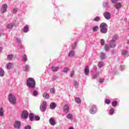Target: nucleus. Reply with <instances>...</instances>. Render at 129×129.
I'll use <instances>...</instances> for the list:
<instances>
[{
    "instance_id": "f257e3e1",
    "label": "nucleus",
    "mask_w": 129,
    "mask_h": 129,
    "mask_svg": "<svg viewBox=\"0 0 129 129\" xmlns=\"http://www.w3.org/2000/svg\"><path fill=\"white\" fill-rule=\"evenodd\" d=\"M27 85L29 88H35L36 87V82L34 78H28L27 81Z\"/></svg>"
},
{
    "instance_id": "f03ea898",
    "label": "nucleus",
    "mask_w": 129,
    "mask_h": 129,
    "mask_svg": "<svg viewBox=\"0 0 129 129\" xmlns=\"http://www.w3.org/2000/svg\"><path fill=\"white\" fill-rule=\"evenodd\" d=\"M100 31L102 34L107 33V24L105 23H102L100 25Z\"/></svg>"
},
{
    "instance_id": "7ed1b4c3",
    "label": "nucleus",
    "mask_w": 129,
    "mask_h": 129,
    "mask_svg": "<svg viewBox=\"0 0 129 129\" xmlns=\"http://www.w3.org/2000/svg\"><path fill=\"white\" fill-rule=\"evenodd\" d=\"M9 100L12 104H15L17 99H16V97L13 95V94H10L9 95Z\"/></svg>"
},
{
    "instance_id": "20e7f679",
    "label": "nucleus",
    "mask_w": 129,
    "mask_h": 129,
    "mask_svg": "<svg viewBox=\"0 0 129 129\" xmlns=\"http://www.w3.org/2000/svg\"><path fill=\"white\" fill-rule=\"evenodd\" d=\"M46 107H47V102L44 101L42 104L40 106L41 111L42 112L46 111Z\"/></svg>"
},
{
    "instance_id": "39448f33",
    "label": "nucleus",
    "mask_w": 129,
    "mask_h": 129,
    "mask_svg": "<svg viewBox=\"0 0 129 129\" xmlns=\"http://www.w3.org/2000/svg\"><path fill=\"white\" fill-rule=\"evenodd\" d=\"M29 116V112L27 110H24L22 112L21 115V118H24V119H27Z\"/></svg>"
},
{
    "instance_id": "423d86ee",
    "label": "nucleus",
    "mask_w": 129,
    "mask_h": 129,
    "mask_svg": "<svg viewBox=\"0 0 129 129\" xmlns=\"http://www.w3.org/2000/svg\"><path fill=\"white\" fill-rule=\"evenodd\" d=\"M103 16L106 20H110L111 15L109 12H105L103 14Z\"/></svg>"
},
{
    "instance_id": "0eeeda50",
    "label": "nucleus",
    "mask_w": 129,
    "mask_h": 129,
    "mask_svg": "<svg viewBox=\"0 0 129 129\" xmlns=\"http://www.w3.org/2000/svg\"><path fill=\"white\" fill-rule=\"evenodd\" d=\"M7 9H8V5L6 4H4L2 5V9H1V12L3 14L6 13L7 12Z\"/></svg>"
},
{
    "instance_id": "6e6552de",
    "label": "nucleus",
    "mask_w": 129,
    "mask_h": 129,
    "mask_svg": "<svg viewBox=\"0 0 129 129\" xmlns=\"http://www.w3.org/2000/svg\"><path fill=\"white\" fill-rule=\"evenodd\" d=\"M14 126V127H15V128H20L21 126V122L19 121H16Z\"/></svg>"
},
{
    "instance_id": "1a4fd4ad",
    "label": "nucleus",
    "mask_w": 129,
    "mask_h": 129,
    "mask_svg": "<svg viewBox=\"0 0 129 129\" xmlns=\"http://www.w3.org/2000/svg\"><path fill=\"white\" fill-rule=\"evenodd\" d=\"M90 111L91 112V113H95V112L97 111V109H96V107L95 106V105H93L90 110Z\"/></svg>"
},
{
    "instance_id": "9d476101",
    "label": "nucleus",
    "mask_w": 129,
    "mask_h": 129,
    "mask_svg": "<svg viewBox=\"0 0 129 129\" xmlns=\"http://www.w3.org/2000/svg\"><path fill=\"white\" fill-rule=\"evenodd\" d=\"M63 110L66 113H68L69 112V106L68 104H66L63 107Z\"/></svg>"
},
{
    "instance_id": "9b49d317",
    "label": "nucleus",
    "mask_w": 129,
    "mask_h": 129,
    "mask_svg": "<svg viewBox=\"0 0 129 129\" xmlns=\"http://www.w3.org/2000/svg\"><path fill=\"white\" fill-rule=\"evenodd\" d=\"M49 122L51 125H55L56 124V121L53 118H50L49 120Z\"/></svg>"
},
{
    "instance_id": "f8f14e48",
    "label": "nucleus",
    "mask_w": 129,
    "mask_h": 129,
    "mask_svg": "<svg viewBox=\"0 0 129 129\" xmlns=\"http://www.w3.org/2000/svg\"><path fill=\"white\" fill-rule=\"evenodd\" d=\"M114 7L116 10H118V9H120L121 7V4L120 3H116Z\"/></svg>"
},
{
    "instance_id": "ddd939ff",
    "label": "nucleus",
    "mask_w": 129,
    "mask_h": 129,
    "mask_svg": "<svg viewBox=\"0 0 129 129\" xmlns=\"http://www.w3.org/2000/svg\"><path fill=\"white\" fill-rule=\"evenodd\" d=\"M43 97L48 99L50 97V95L47 92L44 93L43 94Z\"/></svg>"
},
{
    "instance_id": "4468645a",
    "label": "nucleus",
    "mask_w": 129,
    "mask_h": 129,
    "mask_svg": "<svg viewBox=\"0 0 129 129\" xmlns=\"http://www.w3.org/2000/svg\"><path fill=\"white\" fill-rule=\"evenodd\" d=\"M74 56H75V51H70L69 53V57H74Z\"/></svg>"
},
{
    "instance_id": "2eb2a0df",
    "label": "nucleus",
    "mask_w": 129,
    "mask_h": 129,
    "mask_svg": "<svg viewBox=\"0 0 129 129\" xmlns=\"http://www.w3.org/2000/svg\"><path fill=\"white\" fill-rule=\"evenodd\" d=\"M34 117H35V116H34V114L33 113L29 114V118L31 121H33V120H34Z\"/></svg>"
},
{
    "instance_id": "dca6fc26",
    "label": "nucleus",
    "mask_w": 129,
    "mask_h": 129,
    "mask_svg": "<svg viewBox=\"0 0 129 129\" xmlns=\"http://www.w3.org/2000/svg\"><path fill=\"white\" fill-rule=\"evenodd\" d=\"M50 107L51 109H54L56 107V104L54 102H52L50 105Z\"/></svg>"
},
{
    "instance_id": "f3484780",
    "label": "nucleus",
    "mask_w": 129,
    "mask_h": 129,
    "mask_svg": "<svg viewBox=\"0 0 129 129\" xmlns=\"http://www.w3.org/2000/svg\"><path fill=\"white\" fill-rule=\"evenodd\" d=\"M110 47L111 48H114L115 47V43H114V41L112 40L110 43Z\"/></svg>"
},
{
    "instance_id": "a211bd4d",
    "label": "nucleus",
    "mask_w": 129,
    "mask_h": 129,
    "mask_svg": "<svg viewBox=\"0 0 129 129\" xmlns=\"http://www.w3.org/2000/svg\"><path fill=\"white\" fill-rule=\"evenodd\" d=\"M85 73L86 75L89 73V68L88 66H86L85 69Z\"/></svg>"
},
{
    "instance_id": "6ab92c4d",
    "label": "nucleus",
    "mask_w": 129,
    "mask_h": 129,
    "mask_svg": "<svg viewBox=\"0 0 129 129\" xmlns=\"http://www.w3.org/2000/svg\"><path fill=\"white\" fill-rule=\"evenodd\" d=\"M12 68H13V64H12V63L10 62L7 64V69H12Z\"/></svg>"
},
{
    "instance_id": "aec40b11",
    "label": "nucleus",
    "mask_w": 129,
    "mask_h": 129,
    "mask_svg": "<svg viewBox=\"0 0 129 129\" xmlns=\"http://www.w3.org/2000/svg\"><path fill=\"white\" fill-rule=\"evenodd\" d=\"M51 70L54 72H56V71H58V70H59V68L56 67H52L51 68Z\"/></svg>"
},
{
    "instance_id": "412c9836",
    "label": "nucleus",
    "mask_w": 129,
    "mask_h": 129,
    "mask_svg": "<svg viewBox=\"0 0 129 129\" xmlns=\"http://www.w3.org/2000/svg\"><path fill=\"white\" fill-rule=\"evenodd\" d=\"M0 116H4V108H0Z\"/></svg>"
},
{
    "instance_id": "4be33fe9",
    "label": "nucleus",
    "mask_w": 129,
    "mask_h": 129,
    "mask_svg": "<svg viewBox=\"0 0 129 129\" xmlns=\"http://www.w3.org/2000/svg\"><path fill=\"white\" fill-rule=\"evenodd\" d=\"M29 31V26L28 25H26L24 28V32L25 33H27Z\"/></svg>"
},
{
    "instance_id": "5701e85b",
    "label": "nucleus",
    "mask_w": 129,
    "mask_h": 129,
    "mask_svg": "<svg viewBox=\"0 0 129 129\" xmlns=\"http://www.w3.org/2000/svg\"><path fill=\"white\" fill-rule=\"evenodd\" d=\"M27 60V55H26V54H24L23 56H22V60L24 62H26Z\"/></svg>"
},
{
    "instance_id": "b1692460",
    "label": "nucleus",
    "mask_w": 129,
    "mask_h": 129,
    "mask_svg": "<svg viewBox=\"0 0 129 129\" xmlns=\"http://www.w3.org/2000/svg\"><path fill=\"white\" fill-rule=\"evenodd\" d=\"M5 75V71L2 69H0V76H4Z\"/></svg>"
},
{
    "instance_id": "393cba45",
    "label": "nucleus",
    "mask_w": 129,
    "mask_h": 129,
    "mask_svg": "<svg viewBox=\"0 0 129 129\" xmlns=\"http://www.w3.org/2000/svg\"><path fill=\"white\" fill-rule=\"evenodd\" d=\"M13 27H14V25L12 24H9L7 26V28L8 29H13Z\"/></svg>"
},
{
    "instance_id": "a878e982",
    "label": "nucleus",
    "mask_w": 129,
    "mask_h": 129,
    "mask_svg": "<svg viewBox=\"0 0 129 129\" xmlns=\"http://www.w3.org/2000/svg\"><path fill=\"white\" fill-rule=\"evenodd\" d=\"M73 116V115H72V114L71 113H69L67 115V118H68L69 119H71L72 118V117Z\"/></svg>"
},
{
    "instance_id": "bb28decb",
    "label": "nucleus",
    "mask_w": 129,
    "mask_h": 129,
    "mask_svg": "<svg viewBox=\"0 0 129 129\" xmlns=\"http://www.w3.org/2000/svg\"><path fill=\"white\" fill-rule=\"evenodd\" d=\"M13 57H14V55H13V54H9L7 58L8 59V60H12Z\"/></svg>"
},
{
    "instance_id": "cd10ccee",
    "label": "nucleus",
    "mask_w": 129,
    "mask_h": 129,
    "mask_svg": "<svg viewBox=\"0 0 129 129\" xmlns=\"http://www.w3.org/2000/svg\"><path fill=\"white\" fill-rule=\"evenodd\" d=\"M75 101L77 103H81V100H80V98H76L75 99Z\"/></svg>"
},
{
    "instance_id": "c85d7f7f",
    "label": "nucleus",
    "mask_w": 129,
    "mask_h": 129,
    "mask_svg": "<svg viewBox=\"0 0 129 129\" xmlns=\"http://www.w3.org/2000/svg\"><path fill=\"white\" fill-rule=\"evenodd\" d=\"M98 30V26H96L93 27V32H96Z\"/></svg>"
},
{
    "instance_id": "c756f323",
    "label": "nucleus",
    "mask_w": 129,
    "mask_h": 129,
    "mask_svg": "<svg viewBox=\"0 0 129 129\" xmlns=\"http://www.w3.org/2000/svg\"><path fill=\"white\" fill-rule=\"evenodd\" d=\"M98 66L99 68H102V67H103V64L100 61L98 62Z\"/></svg>"
},
{
    "instance_id": "7c9ffc66",
    "label": "nucleus",
    "mask_w": 129,
    "mask_h": 129,
    "mask_svg": "<svg viewBox=\"0 0 129 129\" xmlns=\"http://www.w3.org/2000/svg\"><path fill=\"white\" fill-rule=\"evenodd\" d=\"M73 85H74V86H75L76 87H78V83L76 81H75L73 83Z\"/></svg>"
},
{
    "instance_id": "2f4dec72",
    "label": "nucleus",
    "mask_w": 129,
    "mask_h": 129,
    "mask_svg": "<svg viewBox=\"0 0 129 129\" xmlns=\"http://www.w3.org/2000/svg\"><path fill=\"white\" fill-rule=\"evenodd\" d=\"M34 120H40V116H35Z\"/></svg>"
},
{
    "instance_id": "473e14b6",
    "label": "nucleus",
    "mask_w": 129,
    "mask_h": 129,
    "mask_svg": "<svg viewBox=\"0 0 129 129\" xmlns=\"http://www.w3.org/2000/svg\"><path fill=\"white\" fill-rule=\"evenodd\" d=\"M117 104V102L116 101H115L112 102V106H116Z\"/></svg>"
},
{
    "instance_id": "72a5a7b5",
    "label": "nucleus",
    "mask_w": 129,
    "mask_h": 129,
    "mask_svg": "<svg viewBox=\"0 0 129 129\" xmlns=\"http://www.w3.org/2000/svg\"><path fill=\"white\" fill-rule=\"evenodd\" d=\"M114 112V109H113V108H111L110 110V111H109V113L110 114H113V113Z\"/></svg>"
},
{
    "instance_id": "f704fd0d",
    "label": "nucleus",
    "mask_w": 129,
    "mask_h": 129,
    "mask_svg": "<svg viewBox=\"0 0 129 129\" xmlns=\"http://www.w3.org/2000/svg\"><path fill=\"white\" fill-rule=\"evenodd\" d=\"M100 58L101 59H104L105 58V54L104 53H102L100 55Z\"/></svg>"
},
{
    "instance_id": "c9c22d12",
    "label": "nucleus",
    "mask_w": 129,
    "mask_h": 129,
    "mask_svg": "<svg viewBox=\"0 0 129 129\" xmlns=\"http://www.w3.org/2000/svg\"><path fill=\"white\" fill-rule=\"evenodd\" d=\"M99 20H100V18L98 17H96L94 18V21H95V22H98Z\"/></svg>"
},
{
    "instance_id": "e433bc0d",
    "label": "nucleus",
    "mask_w": 129,
    "mask_h": 129,
    "mask_svg": "<svg viewBox=\"0 0 129 129\" xmlns=\"http://www.w3.org/2000/svg\"><path fill=\"white\" fill-rule=\"evenodd\" d=\"M117 39H118V35H115L113 37V40L112 41H114V40H117Z\"/></svg>"
},
{
    "instance_id": "4c0bfd02",
    "label": "nucleus",
    "mask_w": 129,
    "mask_h": 129,
    "mask_svg": "<svg viewBox=\"0 0 129 129\" xmlns=\"http://www.w3.org/2000/svg\"><path fill=\"white\" fill-rule=\"evenodd\" d=\"M50 93H55V88H52L50 89Z\"/></svg>"
},
{
    "instance_id": "58836bf2",
    "label": "nucleus",
    "mask_w": 129,
    "mask_h": 129,
    "mask_svg": "<svg viewBox=\"0 0 129 129\" xmlns=\"http://www.w3.org/2000/svg\"><path fill=\"white\" fill-rule=\"evenodd\" d=\"M74 75H75V72H74V71L71 72V74H70L71 77H73V76H74Z\"/></svg>"
},
{
    "instance_id": "ea45409f",
    "label": "nucleus",
    "mask_w": 129,
    "mask_h": 129,
    "mask_svg": "<svg viewBox=\"0 0 129 129\" xmlns=\"http://www.w3.org/2000/svg\"><path fill=\"white\" fill-rule=\"evenodd\" d=\"M33 95H34V96H37V95H38V92H37L36 91H34Z\"/></svg>"
},
{
    "instance_id": "a19ab883",
    "label": "nucleus",
    "mask_w": 129,
    "mask_h": 129,
    "mask_svg": "<svg viewBox=\"0 0 129 129\" xmlns=\"http://www.w3.org/2000/svg\"><path fill=\"white\" fill-rule=\"evenodd\" d=\"M76 45H77V42H74L72 45L73 49H75V47H76Z\"/></svg>"
},
{
    "instance_id": "79ce46f5",
    "label": "nucleus",
    "mask_w": 129,
    "mask_h": 129,
    "mask_svg": "<svg viewBox=\"0 0 129 129\" xmlns=\"http://www.w3.org/2000/svg\"><path fill=\"white\" fill-rule=\"evenodd\" d=\"M105 102L106 104H109L110 103V101L108 99H106Z\"/></svg>"
},
{
    "instance_id": "37998d69",
    "label": "nucleus",
    "mask_w": 129,
    "mask_h": 129,
    "mask_svg": "<svg viewBox=\"0 0 129 129\" xmlns=\"http://www.w3.org/2000/svg\"><path fill=\"white\" fill-rule=\"evenodd\" d=\"M25 71H29V66H25Z\"/></svg>"
},
{
    "instance_id": "c03bdc74",
    "label": "nucleus",
    "mask_w": 129,
    "mask_h": 129,
    "mask_svg": "<svg viewBox=\"0 0 129 129\" xmlns=\"http://www.w3.org/2000/svg\"><path fill=\"white\" fill-rule=\"evenodd\" d=\"M108 45L107 44H106L104 47V49L106 50V51H107L108 50Z\"/></svg>"
},
{
    "instance_id": "a18cd8bd",
    "label": "nucleus",
    "mask_w": 129,
    "mask_h": 129,
    "mask_svg": "<svg viewBox=\"0 0 129 129\" xmlns=\"http://www.w3.org/2000/svg\"><path fill=\"white\" fill-rule=\"evenodd\" d=\"M68 70H69V69H68V68H65L64 69H63V72H64V73H66V72H67L68 71Z\"/></svg>"
},
{
    "instance_id": "49530a36",
    "label": "nucleus",
    "mask_w": 129,
    "mask_h": 129,
    "mask_svg": "<svg viewBox=\"0 0 129 129\" xmlns=\"http://www.w3.org/2000/svg\"><path fill=\"white\" fill-rule=\"evenodd\" d=\"M18 12V9L15 8L13 10V14H16Z\"/></svg>"
},
{
    "instance_id": "de8ad7c7",
    "label": "nucleus",
    "mask_w": 129,
    "mask_h": 129,
    "mask_svg": "<svg viewBox=\"0 0 129 129\" xmlns=\"http://www.w3.org/2000/svg\"><path fill=\"white\" fill-rule=\"evenodd\" d=\"M58 78H57V77L55 76H53L52 77V80L54 81L55 80H56V79H57Z\"/></svg>"
},
{
    "instance_id": "09e8293b",
    "label": "nucleus",
    "mask_w": 129,
    "mask_h": 129,
    "mask_svg": "<svg viewBox=\"0 0 129 129\" xmlns=\"http://www.w3.org/2000/svg\"><path fill=\"white\" fill-rule=\"evenodd\" d=\"M100 43L102 44V45H104V40L103 39H101L100 40Z\"/></svg>"
},
{
    "instance_id": "8fccbe9b",
    "label": "nucleus",
    "mask_w": 129,
    "mask_h": 129,
    "mask_svg": "<svg viewBox=\"0 0 129 129\" xmlns=\"http://www.w3.org/2000/svg\"><path fill=\"white\" fill-rule=\"evenodd\" d=\"M127 54V51H122V54L124 55H126Z\"/></svg>"
},
{
    "instance_id": "3c124183",
    "label": "nucleus",
    "mask_w": 129,
    "mask_h": 129,
    "mask_svg": "<svg viewBox=\"0 0 129 129\" xmlns=\"http://www.w3.org/2000/svg\"><path fill=\"white\" fill-rule=\"evenodd\" d=\"M25 129H31V126L29 125L25 127Z\"/></svg>"
},
{
    "instance_id": "603ef678",
    "label": "nucleus",
    "mask_w": 129,
    "mask_h": 129,
    "mask_svg": "<svg viewBox=\"0 0 129 129\" xmlns=\"http://www.w3.org/2000/svg\"><path fill=\"white\" fill-rule=\"evenodd\" d=\"M96 78H97V75H95L93 77V79H96Z\"/></svg>"
},
{
    "instance_id": "864d4df0",
    "label": "nucleus",
    "mask_w": 129,
    "mask_h": 129,
    "mask_svg": "<svg viewBox=\"0 0 129 129\" xmlns=\"http://www.w3.org/2000/svg\"><path fill=\"white\" fill-rule=\"evenodd\" d=\"M103 81L104 80L103 79H100L99 82H100V83H103Z\"/></svg>"
},
{
    "instance_id": "5fc2aeb1",
    "label": "nucleus",
    "mask_w": 129,
    "mask_h": 129,
    "mask_svg": "<svg viewBox=\"0 0 129 129\" xmlns=\"http://www.w3.org/2000/svg\"><path fill=\"white\" fill-rule=\"evenodd\" d=\"M118 0H111V3H116Z\"/></svg>"
},
{
    "instance_id": "6e6d98bb",
    "label": "nucleus",
    "mask_w": 129,
    "mask_h": 129,
    "mask_svg": "<svg viewBox=\"0 0 129 129\" xmlns=\"http://www.w3.org/2000/svg\"><path fill=\"white\" fill-rule=\"evenodd\" d=\"M3 51V47H0V52H2Z\"/></svg>"
},
{
    "instance_id": "4d7b16f0",
    "label": "nucleus",
    "mask_w": 129,
    "mask_h": 129,
    "mask_svg": "<svg viewBox=\"0 0 129 129\" xmlns=\"http://www.w3.org/2000/svg\"><path fill=\"white\" fill-rule=\"evenodd\" d=\"M106 5H107V4H106V3H105L103 4V6H104V7H105V6H106Z\"/></svg>"
},
{
    "instance_id": "13d9d810",
    "label": "nucleus",
    "mask_w": 129,
    "mask_h": 129,
    "mask_svg": "<svg viewBox=\"0 0 129 129\" xmlns=\"http://www.w3.org/2000/svg\"><path fill=\"white\" fill-rule=\"evenodd\" d=\"M69 129H74V128H73V127L71 126L69 128Z\"/></svg>"
},
{
    "instance_id": "bf43d9fd",
    "label": "nucleus",
    "mask_w": 129,
    "mask_h": 129,
    "mask_svg": "<svg viewBox=\"0 0 129 129\" xmlns=\"http://www.w3.org/2000/svg\"><path fill=\"white\" fill-rule=\"evenodd\" d=\"M124 21H125V22H127V18H125Z\"/></svg>"
}]
</instances>
